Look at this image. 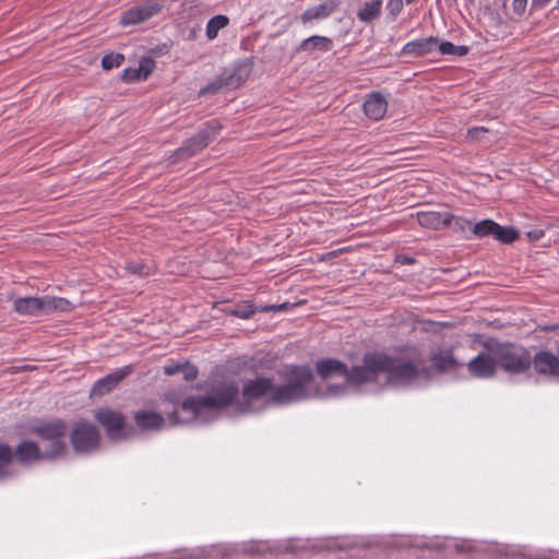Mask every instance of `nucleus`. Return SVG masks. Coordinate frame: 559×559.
<instances>
[{"label": "nucleus", "mask_w": 559, "mask_h": 559, "mask_svg": "<svg viewBox=\"0 0 559 559\" xmlns=\"http://www.w3.org/2000/svg\"><path fill=\"white\" fill-rule=\"evenodd\" d=\"M68 431V425L62 418H50L38 420L31 427V432L41 440L50 441L47 450L48 459H57L66 454L68 447L64 436Z\"/></svg>", "instance_id": "obj_4"}, {"label": "nucleus", "mask_w": 559, "mask_h": 559, "mask_svg": "<svg viewBox=\"0 0 559 559\" xmlns=\"http://www.w3.org/2000/svg\"><path fill=\"white\" fill-rule=\"evenodd\" d=\"M240 80H236V75H230L226 80L218 79L209 85H206L204 88L201 90L200 94L205 95L210 93H216L218 90H221L223 86H239Z\"/></svg>", "instance_id": "obj_28"}, {"label": "nucleus", "mask_w": 559, "mask_h": 559, "mask_svg": "<svg viewBox=\"0 0 559 559\" xmlns=\"http://www.w3.org/2000/svg\"><path fill=\"white\" fill-rule=\"evenodd\" d=\"M169 419L173 424H178L180 423V420L178 419L177 417V411H174L170 415H169Z\"/></svg>", "instance_id": "obj_42"}, {"label": "nucleus", "mask_w": 559, "mask_h": 559, "mask_svg": "<svg viewBox=\"0 0 559 559\" xmlns=\"http://www.w3.org/2000/svg\"><path fill=\"white\" fill-rule=\"evenodd\" d=\"M389 362V355L386 354L368 353L364 356L360 366H354L350 369L347 367L346 382L354 385L376 382Z\"/></svg>", "instance_id": "obj_5"}, {"label": "nucleus", "mask_w": 559, "mask_h": 559, "mask_svg": "<svg viewBox=\"0 0 559 559\" xmlns=\"http://www.w3.org/2000/svg\"><path fill=\"white\" fill-rule=\"evenodd\" d=\"M478 131H487V130L485 128H479V129L476 128L474 130H471L469 133L473 134V133L478 132Z\"/></svg>", "instance_id": "obj_45"}, {"label": "nucleus", "mask_w": 559, "mask_h": 559, "mask_svg": "<svg viewBox=\"0 0 559 559\" xmlns=\"http://www.w3.org/2000/svg\"><path fill=\"white\" fill-rule=\"evenodd\" d=\"M13 457L12 449L7 444L0 443V478L7 475L5 468Z\"/></svg>", "instance_id": "obj_31"}, {"label": "nucleus", "mask_w": 559, "mask_h": 559, "mask_svg": "<svg viewBox=\"0 0 559 559\" xmlns=\"http://www.w3.org/2000/svg\"><path fill=\"white\" fill-rule=\"evenodd\" d=\"M183 362L182 364H171L164 367V373L166 376H174L176 373H179L182 371Z\"/></svg>", "instance_id": "obj_40"}, {"label": "nucleus", "mask_w": 559, "mask_h": 559, "mask_svg": "<svg viewBox=\"0 0 559 559\" xmlns=\"http://www.w3.org/2000/svg\"><path fill=\"white\" fill-rule=\"evenodd\" d=\"M222 130L217 120L209 121L194 136L188 139L176 152L177 158L185 159L200 153L216 139Z\"/></svg>", "instance_id": "obj_8"}, {"label": "nucleus", "mask_w": 559, "mask_h": 559, "mask_svg": "<svg viewBox=\"0 0 559 559\" xmlns=\"http://www.w3.org/2000/svg\"><path fill=\"white\" fill-rule=\"evenodd\" d=\"M340 3V0H326L324 3L309 8L302 13L301 21L306 24L313 20L326 19L337 9Z\"/></svg>", "instance_id": "obj_21"}, {"label": "nucleus", "mask_w": 559, "mask_h": 559, "mask_svg": "<svg viewBox=\"0 0 559 559\" xmlns=\"http://www.w3.org/2000/svg\"><path fill=\"white\" fill-rule=\"evenodd\" d=\"M537 373L544 376H559V358L547 350L537 353L532 359Z\"/></svg>", "instance_id": "obj_17"}, {"label": "nucleus", "mask_w": 559, "mask_h": 559, "mask_svg": "<svg viewBox=\"0 0 559 559\" xmlns=\"http://www.w3.org/2000/svg\"><path fill=\"white\" fill-rule=\"evenodd\" d=\"M181 373L183 374V379L187 381H193L197 379L199 371L198 368L190 362H183V368Z\"/></svg>", "instance_id": "obj_37"}, {"label": "nucleus", "mask_w": 559, "mask_h": 559, "mask_svg": "<svg viewBox=\"0 0 559 559\" xmlns=\"http://www.w3.org/2000/svg\"><path fill=\"white\" fill-rule=\"evenodd\" d=\"M473 223L472 221L463 217L453 215L450 213L449 223H447V228H451L453 231L456 233H465L466 230L473 229Z\"/></svg>", "instance_id": "obj_30"}, {"label": "nucleus", "mask_w": 559, "mask_h": 559, "mask_svg": "<svg viewBox=\"0 0 559 559\" xmlns=\"http://www.w3.org/2000/svg\"><path fill=\"white\" fill-rule=\"evenodd\" d=\"M550 0H534L535 5L544 7L547 4Z\"/></svg>", "instance_id": "obj_44"}, {"label": "nucleus", "mask_w": 559, "mask_h": 559, "mask_svg": "<svg viewBox=\"0 0 559 559\" xmlns=\"http://www.w3.org/2000/svg\"><path fill=\"white\" fill-rule=\"evenodd\" d=\"M365 115L374 121L381 120L388 110V102L379 92H372L367 95L364 105Z\"/></svg>", "instance_id": "obj_15"}, {"label": "nucleus", "mask_w": 559, "mask_h": 559, "mask_svg": "<svg viewBox=\"0 0 559 559\" xmlns=\"http://www.w3.org/2000/svg\"><path fill=\"white\" fill-rule=\"evenodd\" d=\"M122 80L127 83L135 82V81H145L144 78H142V74L140 71H138V68H128L122 73Z\"/></svg>", "instance_id": "obj_36"}, {"label": "nucleus", "mask_w": 559, "mask_h": 559, "mask_svg": "<svg viewBox=\"0 0 559 559\" xmlns=\"http://www.w3.org/2000/svg\"><path fill=\"white\" fill-rule=\"evenodd\" d=\"M163 8L164 3L160 0H147L122 12L119 23L122 26L141 24L159 14Z\"/></svg>", "instance_id": "obj_9"}, {"label": "nucleus", "mask_w": 559, "mask_h": 559, "mask_svg": "<svg viewBox=\"0 0 559 559\" xmlns=\"http://www.w3.org/2000/svg\"><path fill=\"white\" fill-rule=\"evenodd\" d=\"M382 11V0H371L365 2L361 9L357 12L359 21L368 23L380 16Z\"/></svg>", "instance_id": "obj_25"}, {"label": "nucleus", "mask_w": 559, "mask_h": 559, "mask_svg": "<svg viewBox=\"0 0 559 559\" xmlns=\"http://www.w3.org/2000/svg\"><path fill=\"white\" fill-rule=\"evenodd\" d=\"M527 5V0H513L512 10L518 15H523Z\"/></svg>", "instance_id": "obj_39"}, {"label": "nucleus", "mask_w": 559, "mask_h": 559, "mask_svg": "<svg viewBox=\"0 0 559 559\" xmlns=\"http://www.w3.org/2000/svg\"><path fill=\"white\" fill-rule=\"evenodd\" d=\"M472 231L477 238L492 236L502 243H512L520 236L515 228L500 226L495 221L488 218L475 224Z\"/></svg>", "instance_id": "obj_10"}, {"label": "nucleus", "mask_w": 559, "mask_h": 559, "mask_svg": "<svg viewBox=\"0 0 559 559\" xmlns=\"http://www.w3.org/2000/svg\"><path fill=\"white\" fill-rule=\"evenodd\" d=\"M124 269L130 273L139 276H150L156 272V265L153 262L128 261Z\"/></svg>", "instance_id": "obj_27"}, {"label": "nucleus", "mask_w": 559, "mask_h": 559, "mask_svg": "<svg viewBox=\"0 0 559 559\" xmlns=\"http://www.w3.org/2000/svg\"><path fill=\"white\" fill-rule=\"evenodd\" d=\"M273 381L269 378H257L249 380L242 389V396L247 401L258 400L267 394H272Z\"/></svg>", "instance_id": "obj_18"}, {"label": "nucleus", "mask_w": 559, "mask_h": 559, "mask_svg": "<svg viewBox=\"0 0 559 559\" xmlns=\"http://www.w3.org/2000/svg\"><path fill=\"white\" fill-rule=\"evenodd\" d=\"M437 46L438 37L430 36L426 38H418L406 43L403 46L400 55L421 57L435 51L437 49Z\"/></svg>", "instance_id": "obj_16"}, {"label": "nucleus", "mask_w": 559, "mask_h": 559, "mask_svg": "<svg viewBox=\"0 0 559 559\" xmlns=\"http://www.w3.org/2000/svg\"><path fill=\"white\" fill-rule=\"evenodd\" d=\"M435 367L439 370H448L455 366V361L451 355L435 354L431 357Z\"/></svg>", "instance_id": "obj_32"}, {"label": "nucleus", "mask_w": 559, "mask_h": 559, "mask_svg": "<svg viewBox=\"0 0 559 559\" xmlns=\"http://www.w3.org/2000/svg\"><path fill=\"white\" fill-rule=\"evenodd\" d=\"M415 0H406V3H413Z\"/></svg>", "instance_id": "obj_46"}, {"label": "nucleus", "mask_w": 559, "mask_h": 559, "mask_svg": "<svg viewBox=\"0 0 559 559\" xmlns=\"http://www.w3.org/2000/svg\"><path fill=\"white\" fill-rule=\"evenodd\" d=\"M134 420L138 427L144 430L159 429L164 426L165 423V419L160 414L150 411L136 412L134 414Z\"/></svg>", "instance_id": "obj_23"}, {"label": "nucleus", "mask_w": 559, "mask_h": 559, "mask_svg": "<svg viewBox=\"0 0 559 559\" xmlns=\"http://www.w3.org/2000/svg\"><path fill=\"white\" fill-rule=\"evenodd\" d=\"M316 369L322 379H329L333 376H341L346 380L347 366L338 359H321L317 362Z\"/></svg>", "instance_id": "obj_20"}, {"label": "nucleus", "mask_w": 559, "mask_h": 559, "mask_svg": "<svg viewBox=\"0 0 559 559\" xmlns=\"http://www.w3.org/2000/svg\"><path fill=\"white\" fill-rule=\"evenodd\" d=\"M165 400L173 403V404H178L179 403V397L177 396L176 393H171V392H168L165 394Z\"/></svg>", "instance_id": "obj_41"}, {"label": "nucleus", "mask_w": 559, "mask_h": 559, "mask_svg": "<svg viewBox=\"0 0 559 559\" xmlns=\"http://www.w3.org/2000/svg\"><path fill=\"white\" fill-rule=\"evenodd\" d=\"M283 308H284V306H283V305H281V306H271V307H266V308H264L263 310H264V311H267V310H282Z\"/></svg>", "instance_id": "obj_43"}, {"label": "nucleus", "mask_w": 559, "mask_h": 559, "mask_svg": "<svg viewBox=\"0 0 559 559\" xmlns=\"http://www.w3.org/2000/svg\"><path fill=\"white\" fill-rule=\"evenodd\" d=\"M74 306L63 297H23L13 301V310L20 316L39 317L53 312H69Z\"/></svg>", "instance_id": "obj_2"}, {"label": "nucleus", "mask_w": 559, "mask_h": 559, "mask_svg": "<svg viewBox=\"0 0 559 559\" xmlns=\"http://www.w3.org/2000/svg\"><path fill=\"white\" fill-rule=\"evenodd\" d=\"M155 68V61L151 58H144L140 61L138 71L141 72L142 78L145 80L151 75Z\"/></svg>", "instance_id": "obj_34"}, {"label": "nucleus", "mask_w": 559, "mask_h": 559, "mask_svg": "<svg viewBox=\"0 0 559 559\" xmlns=\"http://www.w3.org/2000/svg\"><path fill=\"white\" fill-rule=\"evenodd\" d=\"M467 369L469 374L475 378L486 379L493 377L498 369L495 346L487 348L474 357L468 362Z\"/></svg>", "instance_id": "obj_12"}, {"label": "nucleus", "mask_w": 559, "mask_h": 559, "mask_svg": "<svg viewBox=\"0 0 559 559\" xmlns=\"http://www.w3.org/2000/svg\"><path fill=\"white\" fill-rule=\"evenodd\" d=\"M95 419L106 429L109 438H117L126 425L124 416L110 408L98 409Z\"/></svg>", "instance_id": "obj_13"}, {"label": "nucleus", "mask_w": 559, "mask_h": 559, "mask_svg": "<svg viewBox=\"0 0 559 559\" xmlns=\"http://www.w3.org/2000/svg\"><path fill=\"white\" fill-rule=\"evenodd\" d=\"M388 9L393 16H396L403 9L402 0H389Z\"/></svg>", "instance_id": "obj_38"}, {"label": "nucleus", "mask_w": 559, "mask_h": 559, "mask_svg": "<svg viewBox=\"0 0 559 559\" xmlns=\"http://www.w3.org/2000/svg\"><path fill=\"white\" fill-rule=\"evenodd\" d=\"M124 61V56L121 53H108L102 59V67L104 70H111L119 68Z\"/></svg>", "instance_id": "obj_33"}, {"label": "nucleus", "mask_w": 559, "mask_h": 559, "mask_svg": "<svg viewBox=\"0 0 559 559\" xmlns=\"http://www.w3.org/2000/svg\"><path fill=\"white\" fill-rule=\"evenodd\" d=\"M557 4H558V7H559V0H557Z\"/></svg>", "instance_id": "obj_47"}, {"label": "nucleus", "mask_w": 559, "mask_h": 559, "mask_svg": "<svg viewBox=\"0 0 559 559\" xmlns=\"http://www.w3.org/2000/svg\"><path fill=\"white\" fill-rule=\"evenodd\" d=\"M389 364L383 373L388 380L393 383H406L414 380L418 374L420 361H402L401 359L389 356Z\"/></svg>", "instance_id": "obj_11"}, {"label": "nucleus", "mask_w": 559, "mask_h": 559, "mask_svg": "<svg viewBox=\"0 0 559 559\" xmlns=\"http://www.w3.org/2000/svg\"><path fill=\"white\" fill-rule=\"evenodd\" d=\"M437 49L441 55H451V56H466L469 51L467 46H456L450 41H442L440 43L438 40Z\"/></svg>", "instance_id": "obj_29"}, {"label": "nucleus", "mask_w": 559, "mask_h": 559, "mask_svg": "<svg viewBox=\"0 0 559 559\" xmlns=\"http://www.w3.org/2000/svg\"><path fill=\"white\" fill-rule=\"evenodd\" d=\"M132 371L130 366L117 369L116 371L107 374L95 382L92 388V395L103 396L112 391Z\"/></svg>", "instance_id": "obj_14"}, {"label": "nucleus", "mask_w": 559, "mask_h": 559, "mask_svg": "<svg viewBox=\"0 0 559 559\" xmlns=\"http://www.w3.org/2000/svg\"><path fill=\"white\" fill-rule=\"evenodd\" d=\"M285 384L274 386L270 401L285 405L301 401L308 396V386L313 380V373L307 366H290L283 373Z\"/></svg>", "instance_id": "obj_1"}, {"label": "nucleus", "mask_w": 559, "mask_h": 559, "mask_svg": "<svg viewBox=\"0 0 559 559\" xmlns=\"http://www.w3.org/2000/svg\"><path fill=\"white\" fill-rule=\"evenodd\" d=\"M239 390L235 383H225L206 396H191L183 401L182 409L198 417L205 408H223L230 405L238 396Z\"/></svg>", "instance_id": "obj_3"}, {"label": "nucleus", "mask_w": 559, "mask_h": 559, "mask_svg": "<svg viewBox=\"0 0 559 559\" xmlns=\"http://www.w3.org/2000/svg\"><path fill=\"white\" fill-rule=\"evenodd\" d=\"M70 442L76 453H91L98 449L100 433L94 425L79 420L72 426Z\"/></svg>", "instance_id": "obj_7"}, {"label": "nucleus", "mask_w": 559, "mask_h": 559, "mask_svg": "<svg viewBox=\"0 0 559 559\" xmlns=\"http://www.w3.org/2000/svg\"><path fill=\"white\" fill-rule=\"evenodd\" d=\"M495 349L498 368L508 373H522L532 365L530 352L522 346L507 343L495 345Z\"/></svg>", "instance_id": "obj_6"}, {"label": "nucleus", "mask_w": 559, "mask_h": 559, "mask_svg": "<svg viewBox=\"0 0 559 559\" xmlns=\"http://www.w3.org/2000/svg\"><path fill=\"white\" fill-rule=\"evenodd\" d=\"M16 457L20 462L38 461L47 457V451L41 452L38 444L34 441H22L15 449Z\"/></svg>", "instance_id": "obj_22"}, {"label": "nucleus", "mask_w": 559, "mask_h": 559, "mask_svg": "<svg viewBox=\"0 0 559 559\" xmlns=\"http://www.w3.org/2000/svg\"><path fill=\"white\" fill-rule=\"evenodd\" d=\"M229 24V19L226 15L218 14L210 19L206 23L205 35L209 40H214L218 32Z\"/></svg>", "instance_id": "obj_26"}, {"label": "nucleus", "mask_w": 559, "mask_h": 559, "mask_svg": "<svg viewBox=\"0 0 559 559\" xmlns=\"http://www.w3.org/2000/svg\"><path fill=\"white\" fill-rule=\"evenodd\" d=\"M255 312V309L252 305H243V306H238L237 308H235L231 313L237 317V318H240V319H249L251 318Z\"/></svg>", "instance_id": "obj_35"}, {"label": "nucleus", "mask_w": 559, "mask_h": 559, "mask_svg": "<svg viewBox=\"0 0 559 559\" xmlns=\"http://www.w3.org/2000/svg\"><path fill=\"white\" fill-rule=\"evenodd\" d=\"M333 47V41L331 38L325 36L314 35L307 39H304L299 46V50L301 51H330Z\"/></svg>", "instance_id": "obj_24"}, {"label": "nucleus", "mask_w": 559, "mask_h": 559, "mask_svg": "<svg viewBox=\"0 0 559 559\" xmlns=\"http://www.w3.org/2000/svg\"><path fill=\"white\" fill-rule=\"evenodd\" d=\"M449 212L427 211L417 213L418 224L425 228L433 230L447 228V223H449Z\"/></svg>", "instance_id": "obj_19"}]
</instances>
